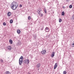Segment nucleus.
Returning a JSON list of instances; mask_svg holds the SVG:
<instances>
[{
    "mask_svg": "<svg viewBox=\"0 0 74 74\" xmlns=\"http://www.w3.org/2000/svg\"><path fill=\"white\" fill-rule=\"evenodd\" d=\"M19 60H23V56H21Z\"/></svg>",
    "mask_w": 74,
    "mask_h": 74,
    "instance_id": "nucleus-12",
    "label": "nucleus"
},
{
    "mask_svg": "<svg viewBox=\"0 0 74 74\" xmlns=\"http://www.w3.org/2000/svg\"><path fill=\"white\" fill-rule=\"evenodd\" d=\"M69 0H67L66 1H69Z\"/></svg>",
    "mask_w": 74,
    "mask_h": 74,
    "instance_id": "nucleus-35",
    "label": "nucleus"
},
{
    "mask_svg": "<svg viewBox=\"0 0 74 74\" xmlns=\"http://www.w3.org/2000/svg\"><path fill=\"white\" fill-rule=\"evenodd\" d=\"M20 7H22V5H20Z\"/></svg>",
    "mask_w": 74,
    "mask_h": 74,
    "instance_id": "nucleus-33",
    "label": "nucleus"
},
{
    "mask_svg": "<svg viewBox=\"0 0 74 74\" xmlns=\"http://www.w3.org/2000/svg\"><path fill=\"white\" fill-rule=\"evenodd\" d=\"M45 30L46 32H49V28L48 27H46L45 28Z\"/></svg>",
    "mask_w": 74,
    "mask_h": 74,
    "instance_id": "nucleus-2",
    "label": "nucleus"
},
{
    "mask_svg": "<svg viewBox=\"0 0 74 74\" xmlns=\"http://www.w3.org/2000/svg\"><path fill=\"white\" fill-rule=\"evenodd\" d=\"M41 53L43 55H45L46 53V51L45 50H43L41 52Z\"/></svg>",
    "mask_w": 74,
    "mask_h": 74,
    "instance_id": "nucleus-3",
    "label": "nucleus"
},
{
    "mask_svg": "<svg viewBox=\"0 0 74 74\" xmlns=\"http://www.w3.org/2000/svg\"><path fill=\"white\" fill-rule=\"evenodd\" d=\"M40 15H41L40 17H41V16H43V14H41Z\"/></svg>",
    "mask_w": 74,
    "mask_h": 74,
    "instance_id": "nucleus-31",
    "label": "nucleus"
},
{
    "mask_svg": "<svg viewBox=\"0 0 74 74\" xmlns=\"http://www.w3.org/2000/svg\"><path fill=\"white\" fill-rule=\"evenodd\" d=\"M39 15H40L41 14V12L40 11L38 13Z\"/></svg>",
    "mask_w": 74,
    "mask_h": 74,
    "instance_id": "nucleus-27",
    "label": "nucleus"
},
{
    "mask_svg": "<svg viewBox=\"0 0 74 74\" xmlns=\"http://www.w3.org/2000/svg\"><path fill=\"white\" fill-rule=\"evenodd\" d=\"M34 40H36V35L34 36Z\"/></svg>",
    "mask_w": 74,
    "mask_h": 74,
    "instance_id": "nucleus-25",
    "label": "nucleus"
},
{
    "mask_svg": "<svg viewBox=\"0 0 74 74\" xmlns=\"http://www.w3.org/2000/svg\"><path fill=\"white\" fill-rule=\"evenodd\" d=\"M44 11L45 14H47V10H46V9H45V8H44Z\"/></svg>",
    "mask_w": 74,
    "mask_h": 74,
    "instance_id": "nucleus-15",
    "label": "nucleus"
},
{
    "mask_svg": "<svg viewBox=\"0 0 74 74\" xmlns=\"http://www.w3.org/2000/svg\"><path fill=\"white\" fill-rule=\"evenodd\" d=\"M9 42L10 43V44H12V40H10Z\"/></svg>",
    "mask_w": 74,
    "mask_h": 74,
    "instance_id": "nucleus-14",
    "label": "nucleus"
},
{
    "mask_svg": "<svg viewBox=\"0 0 74 74\" xmlns=\"http://www.w3.org/2000/svg\"><path fill=\"white\" fill-rule=\"evenodd\" d=\"M23 62V60H19V65H22V63Z\"/></svg>",
    "mask_w": 74,
    "mask_h": 74,
    "instance_id": "nucleus-6",
    "label": "nucleus"
},
{
    "mask_svg": "<svg viewBox=\"0 0 74 74\" xmlns=\"http://www.w3.org/2000/svg\"><path fill=\"white\" fill-rule=\"evenodd\" d=\"M18 5V3L16 2H12L11 5V7L12 10H15L16 9V8Z\"/></svg>",
    "mask_w": 74,
    "mask_h": 74,
    "instance_id": "nucleus-1",
    "label": "nucleus"
},
{
    "mask_svg": "<svg viewBox=\"0 0 74 74\" xmlns=\"http://www.w3.org/2000/svg\"><path fill=\"white\" fill-rule=\"evenodd\" d=\"M23 62L24 63L26 64V60H24L23 61Z\"/></svg>",
    "mask_w": 74,
    "mask_h": 74,
    "instance_id": "nucleus-17",
    "label": "nucleus"
},
{
    "mask_svg": "<svg viewBox=\"0 0 74 74\" xmlns=\"http://www.w3.org/2000/svg\"><path fill=\"white\" fill-rule=\"evenodd\" d=\"M66 73H67V72L66 71H64L63 72V74H66Z\"/></svg>",
    "mask_w": 74,
    "mask_h": 74,
    "instance_id": "nucleus-22",
    "label": "nucleus"
},
{
    "mask_svg": "<svg viewBox=\"0 0 74 74\" xmlns=\"http://www.w3.org/2000/svg\"><path fill=\"white\" fill-rule=\"evenodd\" d=\"M63 8H64V7Z\"/></svg>",
    "mask_w": 74,
    "mask_h": 74,
    "instance_id": "nucleus-36",
    "label": "nucleus"
},
{
    "mask_svg": "<svg viewBox=\"0 0 74 74\" xmlns=\"http://www.w3.org/2000/svg\"><path fill=\"white\" fill-rule=\"evenodd\" d=\"M17 32L18 34H20V33H21V31L19 30H18Z\"/></svg>",
    "mask_w": 74,
    "mask_h": 74,
    "instance_id": "nucleus-13",
    "label": "nucleus"
},
{
    "mask_svg": "<svg viewBox=\"0 0 74 74\" xmlns=\"http://www.w3.org/2000/svg\"><path fill=\"white\" fill-rule=\"evenodd\" d=\"M12 22H13V21H12V20H10V23H12Z\"/></svg>",
    "mask_w": 74,
    "mask_h": 74,
    "instance_id": "nucleus-19",
    "label": "nucleus"
},
{
    "mask_svg": "<svg viewBox=\"0 0 74 74\" xmlns=\"http://www.w3.org/2000/svg\"><path fill=\"white\" fill-rule=\"evenodd\" d=\"M3 25L4 26H5V25H6V23H5L4 22V23H3Z\"/></svg>",
    "mask_w": 74,
    "mask_h": 74,
    "instance_id": "nucleus-24",
    "label": "nucleus"
},
{
    "mask_svg": "<svg viewBox=\"0 0 74 74\" xmlns=\"http://www.w3.org/2000/svg\"><path fill=\"white\" fill-rule=\"evenodd\" d=\"M72 18L73 19H74V15H73L72 16Z\"/></svg>",
    "mask_w": 74,
    "mask_h": 74,
    "instance_id": "nucleus-29",
    "label": "nucleus"
},
{
    "mask_svg": "<svg viewBox=\"0 0 74 74\" xmlns=\"http://www.w3.org/2000/svg\"><path fill=\"white\" fill-rule=\"evenodd\" d=\"M11 15V13L10 12H9L8 13V15L9 16H10Z\"/></svg>",
    "mask_w": 74,
    "mask_h": 74,
    "instance_id": "nucleus-11",
    "label": "nucleus"
},
{
    "mask_svg": "<svg viewBox=\"0 0 74 74\" xmlns=\"http://www.w3.org/2000/svg\"><path fill=\"white\" fill-rule=\"evenodd\" d=\"M41 11H42V10H41V9H40L39 10H38V12H39V11H40V12Z\"/></svg>",
    "mask_w": 74,
    "mask_h": 74,
    "instance_id": "nucleus-32",
    "label": "nucleus"
},
{
    "mask_svg": "<svg viewBox=\"0 0 74 74\" xmlns=\"http://www.w3.org/2000/svg\"><path fill=\"white\" fill-rule=\"evenodd\" d=\"M62 15L63 16L64 15V12L63 11L62 12Z\"/></svg>",
    "mask_w": 74,
    "mask_h": 74,
    "instance_id": "nucleus-20",
    "label": "nucleus"
},
{
    "mask_svg": "<svg viewBox=\"0 0 74 74\" xmlns=\"http://www.w3.org/2000/svg\"><path fill=\"white\" fill-rule=\"evenodd\" d=\"M26 64H29V60L28 59L26 60Z\"/></svg>",
    "mask_w": 74,
    "mask_h": 74,
    "instance_id": "nucleus-9",
    "label": "nucleus"
},
{
    "mask_svg": "<svg viewBox=\"0 0 74 74\" xmlns=\"http://www.w3.org/2000/svg\"><path fill=\"white\" fill-rule=\"evenodd\" d=\"M63 8H64V7Z\"/></svg>",
    "mask_w": 74,
    "mask_h": 74,
    "instance_id": "nucleus-37",
    "label": "nucleus"
},
{
    "mask_svg": "<svg viewBox=\"0 0 74 74\" xmlns=\"http://www.w3.org/2000/svg\"><path fill=\"white\" fill-rule=\"evenodd\" d=\"M61 22H62V19L61 18H59V22L60 23Z\"/></svg>",
    "mask_w": 74,
    "mask_h": 74,
    "instance_id": "nucleus-16",
    "label": "nucleus"
},
{
    "mask_svg": "<svg viewBox=\"0 0 74 74\" xmlns=\"http://www.w3.org/2000/svg\"><path fill=\"white\" fill-rule=\"evenodd\" d=\"M46 38H49V35H47L46 36Z\"/></svg>",
    "mask_w": 74,
    "mask_h": 74,
    "instance_id": "nucleus-23",
    "label": "nucleus"
},
{
    "mask_svg": "<svg viewBox=\"0 0 74 74\" xmlns=\"http://www.w3.org/2000/svg\"><path fill=\"white\" fill-rule=\"evenodd\" d=\"M11 49H12V48L11 46H9L8 47V49L9 50H11Z\"/></svg>",
    "mask_w": 74,
    "mask_h": 74,
    "instance_id": "nucleus-10",
    "label": "nucleus"
},
{
    "mask_svg": "<svg viewBox=\"0 0 74 74\" xmlns=\"http://www.w3.org/2000/svg\"><path fill=\"white\" fill-rule=\"evenodd\" d=\"M44 26H42V27L41 29V30H43V29H44Z\"/></svg>",
    "mask_w": 74,
    "mask_h": 74,
    "instance_id": "nucleus-30",
    "label": "nucleus"
},
{
    "mask_svg": "<svg viewBox=\"0 0 74 74\" xmlns=\"http://www.w3.org/2000/svg\"><path fill=\"white\" fill-rule=\"evenodd\" d=\"M72 5H71L69 6V7L70 8H72Z\"/></svg>",
    "mask_w": 74,
    "mask_h": 74,
    "instance_id": "nucleus-28",
    "label": "nucleus"
},
{
    "mask_svg": "<svg viewBox=\"0 0 74 74\" xmlns=\"http://www.w3.org/2000/svg\"><path fill=\"white\" fill-rule=\"evenodd\" d=\"M55 56V52L53 51L51 53V56L52 58H53Z\"/></svg>",
    "mask_w": 74,
    "mask_h": 74,
    "instance_id": "nucleus-5",
    "label": "nucleus"
},
{
    "mask_svg": "<svg viewBox=\"0 0 74 74\" xmlns=\"http://www.w3.org/2000/svg\"><path fill=\"white\" fill-rule=\"evenodd\" d=\"M72 47H74V41L73 42V44L72 45Z\"/></svg>",
    "mask_w": 74,
    "mask_h": 74,
    "instance_id": "nucleus-21",
    "label": "nucleus"
},
{
    "mask_svg": "<svg viewBox=\"0 0 74 74\" xmlns=\"http://www.w3.org/2000/svg\"><path fill=\"white\" fill-rule=\"evenodd\" d=\"M40 66H41V64H40V63L36 65L37 68H40Z\"/></svg>",
    "mask_w": 74,
    "mask_h": 74,
    "instance_id": "nucleus-4",
    "label": "nucleus"
},
{
    "mask_svg": "<svg viewBox=\"0 0 74 74\" xmlns=\"http://www.w3.org/2000/svg\"><path fill=\"white\" fill-rule=\"evenodd\" d=\"M9 58H10V57H8V59H9Z\"/></svg>",
    "mask_w": 74,
    "mask_h": 74,
    "instance_id": "nucleus-34",
    "label": "nucleus"
},
{
    "mask_svg": "<svg viewBox=\"0 0 74 74\" xmlns=\"http://www.w3.org/2000/svg\"><path fill=\"white\" fill-rule=\"evenodd\" d=\"M28 20H30V19H31V18H30V16H28Z\"/></svg>",
    "mask_w": 74,
    "mask_h": 74,
    "instance_id": "nucleus-18",
    "label": "nucleus"
},
{
    "mask_svg": "<svg viewBox=\"0 0 74 74\" xmlns=\"http://www.w3.org/2000/svg\"><path fill=\"white\" fill-rule=\"evenodd\" d=\"M4 74H11V73L9 71H7Z\"/></svg>",
    "mask_w": 74,
    "mask_h": 74,
    "instance_id": "nucleus-8",
    "label": "nucleus"
},
{
    "mask_svg": "<svg viewBox=\"0 0 74 74\" xmlns=\"http://www.w3.org/2000/svg\"><path fill=\"white\" fill-rule=\"evenodd\" d=\"M57 67H58V64H57V63H56L55 64V65L54 66V69H56V68Z\"/></svg>",
    "mask_w": 74,
    "mask_h": 74,
    "instance_id": "nucleus-7",
    "label": "nucleus"
},
{
    "mask_svg": "<svg viewBox=\"0 0 74 74\" xmlns=\"http://www.w3.org/2000/svg\"><path fill=\"white\" fill-rule=\"evenodd\" d=\"M0 60H1V62L2 63H3V60L1 59Z\"/></svg>",
    "mask_w": 74,
    "mask_h": 74,
    "instance_id": "nucleus-26",
    "label": "nucleus"
}]
</instances>
